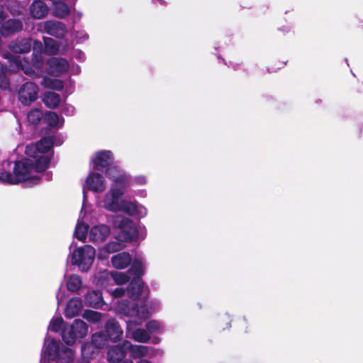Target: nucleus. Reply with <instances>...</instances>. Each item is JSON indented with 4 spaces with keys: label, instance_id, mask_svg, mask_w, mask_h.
I'll return each mask as SVG.
<instances>
[{
    "label": "nucleus",
    "instance_id": "obj_1",
    "mask_svg": "<svg viewBox=\"0 0 363 363\" xmlns=\"http://www.w3.org/2000/svg\"><path fill=\"white\" fill-rule=\"evenodd\" d=\"M63 138L60 135H52L42 138L37 143L28 145L25 152L28 157L15 162L4 161L0 168V182L9 184L22 183L31 187L40 182L39 173L45 171L53 155V145L60 146Z\"/></svg>",
    "mask_w": 363,
    "mask_h": 363
},
{
    "label": "nucleus",
    "instance_id": "obj_2",
    "mask_svg": "<svg viewBox=\"0 0 363 363\" xmlns=\"http://www.w3.org/2000/svg\"><path fill=\"white\" fill-rule=\"evenodd\" d=\"M113 223L120 231L114 240L108 242L99 250L97 255L99 259H106L109 254L123 250L125 247V242L132 241L138 236V227L130 218L118 216Z\"/></svg>",
    "mask_w": 363,
    "mask_h": 363
},
{
    "label": "nucleus",
    "instance_id": "obj_3",
    "mask_svg": "<svg viewBox=\"0 0 363 363\" xmlns=\"http://www.w3.org/2000/svg\"><path fill=\"white\" fill-rule=\"evenodd\" d=\"M160 308L159 301L154 299L144 301L140 304L128 300L118 301L116 303L117 312L127 318H136L140 320L139 325L147 319L153 313Z\"/></svg>",
    "mask_w": 363,
    "mask_h": 363
},
{
    "label": "nucleus",
    "instance_id": "obj_4",
    "mask_svg": "<svg viewBox=\"0 0 363 363\" xmlns=\"http://www.w3.org/2000/svg\"><path fill=\"white\" fill-rule=\"evenodd\" d=\"M74 357L72 349L48 335L45 337L40 363H71Z\"/></svg>",
    "mask_w": 363,
    "mask_h": 363
},
{
    "label": "nucleus",
    "instance_id": "obj_5",
    "mask_svg": "<svg viewBox=\"0 0 363 363\" xmlns=\"http://www.w3.org/2000/svg\"><path fill=\"white\" fill-rule=\"evenodd\" d=\"M62 330V337L67 345L74 344L77 340L84 338L88 333V325L82 320L76 319L71 325H65L60 317L51 320L48 330L59 332Z\"/></svg>",
    "mask_w": 363,
    "mask_h": 363
},
{
    "label": "nucleus",
    "instance_id": "obj_6",
    "mask_svg": "<svg viewBox=\"0 0 363 363\" xmlns=\"http://www.w3.org/2000/svg\"><path fill=\"white\" fill-rule=\"evenodd\" d=\"M4 57L9 60L10 71L15 72L22 70L26 75L31 77H36L38 75L33 67L40 69L43 67L45 63L43 53H33L31 63L27 57L16 56L9 52L4 54Z\"/></svg>",
    "mask_w": 363,
    "mask_h": 363
},
{
    "label": "nucleus",
    "instance_id": "obj_7",
    "mask_svg": "<svg viewBox=\"0 0 363 363\" xmlns=\"http://www.w3.org/2000/svg\"><path fill=\"white\" fill-rule=\"evenodd\" d=\"M146 267V261L141 255H137L133 259L131 267L128 271L129 274H133L130 283L128 285L127 292L132 298H138L144 291V282L141 276L144 274Z\"/></svg>",
    "mask_w": 363,
    "mask_h": 363
},
{
    "label": "nucleus",
    "instance_id": "obj_8",
    "mask_svg": "<svg viewBox=\"0 0 363 363\" xmlns=\"http://www.w3.org/2000/svg\"><path fill=\"white\" fill-rule=\"evenodd\" d=\"M106 177L112 179L113 184L102 200L103 206L108 211L118 212L122 205L123 199H121V197L124 194L125 188L122 186L113 172L109 174V169H107Z\"/></svg>",
    "mask_w": 363,
    "mask_h": 363
},
{
    "label": "nucleus",
    "instance_id": "obj_9",
    "mask_svg": "<svg viewBox=\"0 0 363 363\" xmlns=\"http://www.w3.org/2000/svg\"><path fill=\"white\" fill-rule=\"evenodd\" d=\"M72 245L73 243L69 247L70 252L68 257L71 264L77 266L82 272H87L95 259V249L89 245H86L76 247L73 251H71Z\"/></svg>",
    "mask_w": 363,
    "mask_h": 363
},
{
    "label": "nucleus",
    "instance_id": "obj_10",
    "mask_svg": "<svg viewBox=\"0 0 363 363\" xmlns=\"http://www.w3.org/2000/svg\"><path fill=\"white\" fill-rule=\"evenodd\" d=\"M39 87L32 82H26L17 89L18 101L23 106H30L38 99Z\"/></svg>",
    "mask_w": 363,
    "mask_h": 363
},
{
    "label": "nucleus",
    "instance_id": "obj_11",
    "mask_svg": "<svg viewBox=\"0 0 363 363\" xmlns=\"http://www.w3.org/2000/svg\"><path fill=\"white\" fill-rule=\"evenodd\" d=\"M113 172L125 189L133 185H145L147 183V179L143 175L131 177L129 174L124 172L119 167H112L109 168V174Z\"/></svg>",
    "mask_w": 363,
    "mask_h": 363
},
{
    "label": "nucleus",
    "instance_id": "obj_12",
    "mask_svg": "<svg viewBox=\"0 0 363 363\" xmlns=\"http://www.w3.org/2000/svg\"><path fill=\"white\" fill-rule=\"evenodd\" d=\"M126 320L127 333L136 342L145 343L150 340V335L147 329L137 328L140 325V320L136 318H130Z\"/></svg>",
    "mask_w": 363,
    "mask_h": 363
},
{
    "label": "nucleus",
    "instance_id": "obj_13",
    "mask_svg": "<svg viewBox=\"0 0 363 363\" xmlns=\"http://www.w3.org/2000/svg\"><path fill=\"white\" fill-rule=\"evenodd\" d=\"M39 30L41 32L46 33L50 35L58 38H63L67 33V27L64 23L54 20L40 23Z\"/></svg>",
    "mask_w": 363,
    "mask_h": 363
},
{
    "label": "nucleus",
    "instance_id": "obj_14",
    "mask_svg": "<svg viewBox=\"0 0 363 363\" xmlns=\"http://www.w3.org/2000/svg\"><path fill=\"white\" fill-rule=\"evenodd\" d=\"M91 161L93 164V169L98 171H102L104 169H106V172L108 169L116 167V165L111 166L113 162V157L110 150L96 152L92 156Z\"/></svg>",
    "mask_w": 363,
    "mask_h": 363
},
{
    "label": "nucleus",
    "instance_id": "obj_15",
    "mask_svg": "<svg viewBox=\"0 0 363 363\" xmlns=\"http://www.w3.org/2000/svg\"><path fill=\"white\" fill-rule=\"evenodd\" d=\"M86 196H85V191L84 190V202L80 213L79 218L75 227L74 236L79 240L84 242L86 238L89 225L87 221L89 220V215L86 214Z\"/></svg>",
    "mask_w": 363,
    "mask_h": 363
},
{
    "label": "nucleus",
    "instance_id": "obj_16",
    "mask_svg": "<svg viewBox=\"0 0 363 363\" xmlns=\"http://www.w3.org/2000/svg\"><path fill=\"white\" fill-rule=\"evenodd\" d=\"M48 74L53 77H60L66 73L69 69L68 61L62 57H50L47 62Z\"/></svg>",
    "mask_w": 363,
    "mask_h": 363
},
{
    "label": "nucleus",
    "instance_id": "obj_17",
    "mask_svg": "<svg viewBox=\"0 0 363 363\" xmlns=\"http://www.w3.org/2000/svg\"><path fill=\"white\" fill-rule=\"evenodd\" d=\"M122 211L128 216H135L139 218H144L147 213V208L140 204L138 202L134 201H130L128 200H122V205L120 208Z\"/></svg>",
    "mask_w": 363,
    "mask_h": 363
},
{
    "label": "nucleus",
    "instance_id": "obj_18",
    "mask_svg": "<svg viewBox=\"0 0 363 363\" xmlns=\"http://www.w3.org/2000/svg\"><path fill=\"white\" fill-rule=\"evenodd\" d=\"M106 338L102 333H96L93 334L90 342L84 343L82 346V355L89 356L94 353V349L101 348L105 346Z\"/></svg>",
    "mask_w": 363,
    "mask_h": 363
},
{
    "label": "nucleus",
    "instance_id": "obj_19",
    "mask_svg": "<svg viewBox=\"0 0 363 363\" xmlns=\"http://www.w3.org/2000/svg\"><path fill=\"white\" fill-rule=\"evenodd\" d=\"M86 188L94 192H102L106 189V184L103 177L96 172H90L86 179V186H84L83 191H86Z\"/></svg>",
    "mask_w": 363,
    "mask_h": 363
},
{
    "label": "nucleus",
    "instance_id": "obj_20",
    "mask_svg": "<svg viewBox=\"0 0 363 363\" xmlns=\"http://www.w3.org/2000/svg\"><path fill=\"white\" fill-rule=\"evenodd\" d=\"M23 25L21 20L9 19L1 24L0 33L4 37H8L23 30Z\"/></svg>",
    "mask_w": 363,
    "mask_h": 363
},
{
    "label": "nucleus",
    "instance_id": "obj_21",
    "mask_svg": "<svg viewBox=\"0 0 363 363\" xmlns=\"http://www.w3.org/2000/svg\"><path fill=\"white\" fill-rule=\"evenodd\" d=\"M110 234V228L108 225L101 224L92 227L89 232V240L93 242L104 241Z\"/></svg>",
    "mask_w": 363,
    "mask_h": 363
},
{
    "label": "nucleus",
    "instance_id": "obj_22",
    "mask_svg": "<svg viewBox=\"0 0 363 363\" xmlns=\"http://www.w3.org/2000/svg\"><path fill=\"white\" fill-rule=\"evenodd\" d=\"M105 329L110 340L116 342L121 339L123 330L115 319H109L106 323Z\"/></svg>",
    "mask_w": 363,
    "mask_h": 363
},
{
    "label": "nucleus",
    "instance_id": "obj_23",
    "mask_svg": "<svg viewBox=\"0 0 363 363\" xmlns=\"http://www.w3.org/2000/svg\"><path fill=\"white\" fill-rule=\"evenodd\" d=\"M10 50L14 53H28L32 48L31 38L17 39L9 43Z\"/></svg>",
    "mask_w": 363,
    "mask_h": 363
},
{
    "label": "nucleus",
    "instance_id": "obj_24",
    "mask_svg": "<svg viewBox=\"0 0 363 363\" xmlns=\"http://www.w3.org/2000/svg\"><path fill=\"white\" fill-rule=\"evenodd\" d=\"M29 11L33 18L42 19L48 14L49 8L43 1L35 0L30 4Z\"/></svg>",
    "mask_w": 363,
    "mask_h": 363
},
{
    "label": "nucleus",
    "instance_id": "obj_25",
    "mask_svg": "<svg viewBox=\"0 0 363 363\" xmlns=\"http://www.w3.org/2000/svg\"><path fill=\"white\" fill-rule=\"evenodd\" d=\"M127 350L124 347V341L121 345H117L111 347L107 353L108 362L112 363H119L126 355Z\"/></svg>",
    "mask_w": 363,
    "mask_h": 363
},
{
    "label": "nucleus",
    "instance_id": "obj_26",
    "mask_svg": "<svg viewBox=\"0 0 363 363\" xmlns=\"http://www.w3.org/2000/svg\"><path fill=\"white\" fill-rule=\"evenodd\" d=\"M82 301L79 298H71L67 304L65 315L67 318H73L79 314L82 309Z\"/></svg>",
    "mask_w": 363,
    "mask_h": 363
},
{
    "label": "nucleus",
    "instance_id": "obj_27",
    "mask_svg": "<svg viewBox=\"0 0 363 363\" xmlns=\"http://www.w3.org/2000/svg\"><path fill=\"white\" fill-rule=\"evenodd\" d=\"M131 262V256L125 252L113 255L111 258L112 265L116 269H125L129 266Z\"/></svg>",
    "mask_w": 363,
    "mask_h": 363
},
{
    "label": "nucleus",
    "instance_id": "obj_28",
    "mask_svg": "<svg viewBox=\"0 0 363 363\" xmlns=\"http://www.w3.org/2000/svg\"><path fill=\"white\" fill-rule=\"evenodd\" d=\"M65 0L52 1L53 4L52 14L55 17L65 18L70 13V9Z\"/></svg>",
    "mask_w": 363,
    "mask_h": 363
},
{
    "label": "nucleus",
    "instance_id": "obj_29",
    "mask_svg": "<svg viewBox=\"0 0 363 363\" xmlns=\"http://www.w3.org/2000/svg\"><path fill=\"white\" fill-rule=\"evenodd\" d=\"M65 284L67 290L72 293H77L82 288V280L77 274L65 277Z\"/></svg>",
    "mask_w": 363,
    "mask_h": 363
},
{
    "label": "nucleus",
    "instance_id": "obj_30",
    "mask_svg": "<svg viewBox=\"0 0 363 363\" xmlns=\"http://www.w3.org/2000/svg\"><path fill=\"white\" fill-rule=\"evenodd\" d=\"M124 347L129 352L133 358H140L145 357L147 353L148 347L144 345H134L129 341H124Z\"/></svg>",
    "mask_w": 363,
    "mask_h": 363
},
{
    "label": "nucleus",
    "instance_id": "obj_31",
    "mask_svg": "<svg viewBox=\"0 0 363 363\" xmlns=\"http://www.w3.org/2000/svg\"><path fill=\"white\" fill-rule=\"evenodd\" d=\"M85 301L91 307H99L101 306L103 298L99 290L89 291L85 296Z\"/></svg>",
    "mask_w": 363,
    "mask_h": 363
},
{
    "label": "nucleus",
    "instance_id": "obj_32",
    "mask_svg": "<svg viewBox=\"0 0 363 363\" xmlns=\"http://www.w3.org/2000/svg\"><path fill=\"white\" fill-rule=\"evenodd\" d=\"M44 53L47 55H55L60 52L57 42L52 38L44 37Z\"/></svg>",
    "mask_w": 363,
    "mask_h": 363
},
{
    "label": "nucleus",
    "instance_id": "obj_33",
    "mask_svg": "<svg viewBox=\"0 0 363 363\" xmlns=\"http://www.w3.org/2000/svg\"><path fill=\"white\" fill-rule=\"evenodd\" d=\"M145 328L151 334H162L165 331V324L159 320H150L145 324Z\"/></svg>",
    "mask_w": 363,
    "mask_h": 363
},
{
    "label": "nucleus",
    "instance_id": "obj_34",
    "mask_svg": "<svg viewBox=\"0 0 363 363\" xmlns=\"http://www.w3.org/2000/svg\"><path fill=\"white\" fill-rule=\"evenodd\" d=\"M43 101L47 107L55 108L60 103V96L55 92L48 91L45 94Z\"/></svg>",
    "mask_w": 363,
    "mask_h": 363
},
{
    "label": "nucleus",
    "instance_id": "obj_35",
    "mask_svg": "<svg viewBox=\"0 0 363 363\" xmlns=\"http://www.w3.org/2000/svg\"><path fill=\"white\" fill-rule=\"evenodd\" d=\"M45 120L51 127H61L63 124L64 119L60 118L59 116L54 112H48L45 116Z\"/></svg>",
    "mask_w": 363,
    "mask_h": 363
},
{
    "label": "nucleus",
    "instance_id": "obj_36",
    "mask_svg": "<svg viewBox=\"0 0 363 363\" xmlns=\"http://www.w3.org/2000/svg\"><path fill=\"white\" fill-rule=\"evenodd\" d=\"M42 85L48 89L61 90L63 88L62 81L60 79H53L45 77L42 81Z\"/></svg>",
    "mask_w": 363,
    "mask_h": 363
},
{
    "label": "nucleus",
    "instance_id": "obj_37",
    "mask_svg": "<svg viewBox=\"0 0 363 363\" xmlns=\"http://www.w3.org/2000/svg\"><path fill=\"white\" fill-rule=\"evenodd\" d=\"M43 113L39 108H34L30 110L27 115V118L29 123L36 125L43 118Z\"/></svg>",
    "mask_w": 363,
    "mask_h": 363
},
{
    "label": "nucleus",
    "instance_id": "obj_38",
    "mask_svg": "<svg viewBox=\"0 0 363 363\" xmlns=\"http://www.w3.org/2000/svg\"><path fill=\"white\" fill-rule=\"evenodd\" d=\"M111 278L118 285H122L130 279V275L128 272H115L111 274Z\"/></svg>",
    "mask_w": 363,
    "mask_h": 363
},
{
    "label": "nucleus",
    "instance_id": "obj_39",
    "mask_svg": "<svg viewBox=\"0 0 363 363\" xmlns=\"http://www.w3.org/2000/svg\"><path fill=\"white\" fill-rule=\"evenodd\" d=\"M83 318L91 323H97L101 319V314L97 311L86 310L83 314Z\"/></svg>",
    "mask_w": 363,
    "mask_h": 363
},
{
    "label": "nucleus",
    "instance_id": "obj_40",
    "mask_svg": "<svg viewBox=\"0 0 363 363\" xmlns=\"http://www.w3.org/2000/svg\"><path fill=\"white\" fill-rule=\"evenodd\" d=\"M72 35L77 43H82L89 38V34L84 30L73 31Z\"/></svg>",
    "mask_w": 363,
    "mask_h": 363
},
{
    "label": "nucleus",
    "instance_id": "obj_41",
    "mask_svg": "<svg viewBox=\"0 0 363 363\" xmlns=\"http://www.w3.org/2000/svg\"><path fill=\"white\" fill-rule=\"evenodd\" d=\"M33 53H44V45L38 40H32Z\"/></svg>",
    "mask_w": 363,
    "mask_h": 363
},
{
    "label": "nucleus",
    "instance_id": "obj_42",
    "mask_svg": "<svg viewBox=\"0 0 363 363\" xmlns=\"http://www.w3.org/2000/svg\"><path fill=\"white\" fill-rule=\"evenodd\" d=\"M8 86V82L4 76V67L0 62V88L5 89Z\"/></svg>",
    "mask_w": 363,
    "mask_h": 363
},
{
    "label": "nucleus",
    "instance_id": "obj_43",
    "mask_svg": "<svg viewBox=\"0 0 363 363\" xmlns=\"http://www.w3.org/2000/svg\"><path fill=\"white\" fill-rule=\"evenodd\" d=\"M75 112V108L72 105L66 104L62 108V113L67 116H72Z\"/></svg>",
    "mask_w": 363,
    "mask_h": 363
},
{
    "label": "nucleus",
    "instance_id": "obj_44",
    "mask_svg": "<svg viewBox=\"0 0 363 363\" xmlns=\"http://www.w3.org/2000/svg\"><path fill=\"white\" fill-rule=\"evenodd\" d=\"M109 293L115 298L121 297L125 294V290L121 287H116L113 291H109Z\"/></svg>",
    "mask_w": 363,
    "mask_h": 363
},
{
    "label": "nucleus",
    "instance_id": "obj_45",
    "mask_svg": "<svg viewBox=\"0 0 363 363\" xmlns=\"http://www.w3.org/2000/svg\"><path fill=\"white\" fill-rule=\"evenodd\" d=\"M65 297V292L61 291V286H60L57 294H56V299L57 301V304L60 305L62 301H63Z\"/></svg>",
    "mask_w": 363,
    "mask_h": 363
},
{
    "label": "nucleus",
    "instance_id": "obj_46",
    "mask_svg": "<svg viewBox=\"0 0 363 363\" xmlns=\"http://www.w3.org/2000/svg\"><path fill=\"white\" fill-rule=\"evenodd\" d=\"M6 18V13L4 11V9L2 6H0V25L3 23V21Z\"/></svg>",
    "mask_w": 363,
    "mask_h": 363
},
{
    "label": "nucleus",
    "instance_id": "obj_47",
    "mask_svg": "<svg viewBox=\"0 0 363 363\" xmlns=\"http://www.w3.org/2000/svg\"><path fill=\"white\" fill-rule=\"evenodd\" d=\"M77 54L75 55V57L81 61L84 60V59H85L84 54L80 50H77Z\"/></svg>",
    "mask_w": 363,
    "mask_h": 363
},
{
    "label": "nucleus",
    "instance_id": "obj_48",
    "mask_svg": "<svg viewBox=\"0 0 363 363\" xmlns=\"http://www.w3.org/2000/svg\"><path fill=\"white\" fill-rule=\"evenodd\" d=\"M80 72V67L79 65H74L72 68V73L73 74H78Z\"/></svg>",
    "mask_w": 363,
    "mask_h": 363
},
{
    "label": "nucleus",
    "instance_id": "obj_49",
    "mask_svg": "<svg viewBox=\"0 0 363 363\" xmlns=\"http://www.w3.org/2000/svg\"><path fill=\"white\" fill-rule=\"evenodd\" d=\"M82 13L79 11L77 12L76 13L74 14V21H79L80 18H82Z\"/></svg>",
    "mask_w": 363,
    "mask_h": 363
},
{
    "label": "nucleus",
    "instance_id": "obj_50",
    "mask_svg": "<svg viewBox=\"0 0 363 363\" xmlns=\"http://www.w3.org/2000/svg\"><path fill=\"white\" fill-rule=\"evenodd\" d=\"M91 354H92L91 353V354H89V356L83 355L84 358L79 362V363H90V362L89 361V359L87 358L89 357L90 356H91Z\"/></svg>",
    "mask_w": 363,
    "mask_h": 363
},
{
    "label": "nucleus",
    "instance_id": "obj_51",
    "mask_svg": "<svg viewBox=\"0 0 363 363\" xmlns=\"http://www.w3.org/2000/svg\"><path fill=\"white\" fill-rule=\"evenodd\" d=\"M152 2L154 4H160V5H164L165 4V1L164 0H152Z\"/></svg>",
    "mask_w": 363,
    "mask_h": 363
},
{
    "label": "nucleus",
    "instance_id": "obj_52",
    "mask_svg": "<svg viewBox=\"0 0 363 363\" xmlns=\"http://www.w3.org/2000/svg\"><path fill=\"white\" fill-rule=\"evenodd\" d=\"M45 179H46L47 181H49V180H50V179H51V178H52V174H50L49 172H48V173H46V174H45Z\"/></svg>",
    "mask_w": 363,
    "mask_h": 363
},
{
    "label": "nucleus",
    "instance_id": "obj_53",
    "mask_svg": "<svg viewBox=\"0 0 363 363\" xmlns=\"http://www.w3.org/2000/svg\"><path fill=\"white\" fill-rule=\"evenodd\" d=\"M160 342V338H159V337H155V338L152 340V342H153L154 344H158Z\"/></svg>",
    "mask_w": 363,
    "mask_h": 363
},
{
    "label": "nucleus",
    "instance_id": "obj_54",
    "mask_svg": "<svg viewBox=\"0 0 363 363\" xmlns=\"http://www.w3.org/2000/svg\"><path fill=\"white\" fill-rule=\"evenodd\" d=\"M138 363H151V362L146 359H141Z\"/></svg>",
    "mask_w": 363,
    "mask_h": 363
},
{
    "label": "nucleus",
    "instance_id": "obj_55",
    "mask_svg": "<svg viewBox=\"0 0 363 363\" xmlns=\"http://www.w3.org/2000/svg\"><path fill=\"white\" fill-rule=\"evenodd\" d=\"M137 291H138V287H137V286H135L133 291L136 292Z\"/></svg>",
    "mask_w": 363,
    "mask_h": 363
},
{
    "label": "nucleus",
    "instance_id": "obj_56",
    "mask_svg": "<svg viewBox=\"0 0 363 363\" xmlns=\"http://www.w3.org/2000/svg\"><path fill=\"white\" fill-rule=\"evenodd\" d=\"M123 363H133V362L131 360H130V361H125V362H124Z\"/></svg>",
    "mask_w": 363,
    "mask_h": 363
},
{
    "label": "nucleus",
    "instance_id": "obj_57",
    "mask_svg": "<svg viewBox=\"0 0 363 363\" xmlns=\"http://www.w3.org/2000/svg\"><path fill=\"white\" fill-rule=\"evenodd\" d=\"M3 0H0V2H1Z\"/></svg>",
    "mask_w": 363,
    "mask_h": 363
}]
</instances>
